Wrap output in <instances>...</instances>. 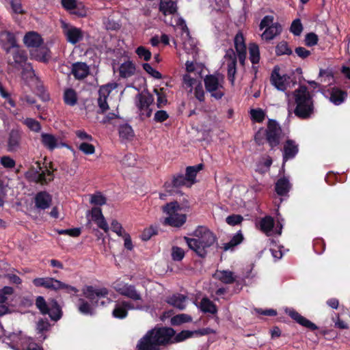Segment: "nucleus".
Instances as JSON below:
<instances>
[{"label": "nucleus", "mask_w": 350, "mask_h": 350, "mask_svg": "<svg viewBox=\"0 0 350 350\" xmlns=\"http://www.w3.org/2000/svg\"><path fill=\"white\" fill-rule=\"evenodd\" d=\"M36 305L42 314H46L49 306L46 304L43 297L39 296L37 297L36 300Z\"/></svg>", "instance_id": "052dcab7"}, {"label": "nucleus", "mask_w": 350, "mask_h": 350, "mask_svg": "<svg viewBox=\"0 0 350 350\" xmlns=\"http://www.w3.org/2000/svg\"><path fill=\"white\" fill-rule=\"evenodd\" d=\"M63 32L68 42L75 44L81 41L83 38V33L82 30L76 27L62 23V25Z\"/></svg>", "instance_id": "dca6fc26"}, {"label": "nucleus", "mask_w": 350, "mask_h": 350, "mask_svg": "<svg viewBox=\"0 0 350 350\" xmlns=\"http://www.w3.org/2000/svg\"><path fill=\"white\" fill-rule=\"evenodd\" d=\"M133 309H134V307L131 302L126 301H118L112 312V315L117 319H124L127 316L128 310Z\"/></svg>", "instance_id": "a878e982"}, {"label": "nucleus", "mask_w": 350, "mask_h": 350, "mask_svg": "<svg viewBox=\"0 0 350 350\" xmlns=\"http://www.w3.org/2000/svg\"><path fill=\"white\" fill-rule=\"evenodd\" d=\"M177 24L182 26L183 31L185 33V37L184 38L183 41L184 50L187 53H196V42L190 36L189 29L185 24V21L183 18H179L178 23Z\"/></svg>", "instance_id": "f3484780"}, {"label": "nucleus", "mask_w": 350, "mask_h": 350, "mask_svg": "<svg viewBox=\"0 0 350 350\" xmlns=\"http://www.w3.org/2000/svg\"><path fill=\"white\" fill-rule=\"evenodd\" d=\"M113 288L120 295L134 301L142 299L141 294L135 289L133 285L116 281L113 283Z\"/></svg>", "instance_id": "4468645a"}, {"label": "nucleus", "mask_w": 350, "mask_h": 350, "mask_svg": "<svg viewBox=\"0 0 350 350\" xmlns=\"http://www.w3.org/2000/svg\"><path fill=\"white\" fill-rule=\"evenodd\" d=\"M52 202L51 196L46 191H40L35 196V206L38 209L48 208Z\"/></svg>", "instance_id": "cd10ccee"}, {"label": "nucleus", "mask_w": 350, "mask_h": 350, "mask_svg": "<svg viewBox=\"0 0 350 350\" xmlns=\"http://www.w3.org/2000/svg\"><path fill=\"white\" fill-rule=\"evenodd\" d=\"M41 141L44 146L50 150L66 146V144L61 141L60 137L52 134L42 133L41 134Z\"/></svg>", "instance_id": "aec40b11"}, {"label": "nucleus", "mask_w": 350, "mask_h": 350, "mask_svg": "<svg viewBox=\"0 0 350 350\" xmlns=\"http://www.w3.org/2000/svg\"><path fill=\"white\" fill-rule=\"evenodd\" d=\"M275 53L277 55H291L292 54V50L289 48L286 42L281 41L275 47Z\"/></svg>", "instance_id": "49530a36"}, {"label": "nucleus", "mask_w": 350, "mask_h": 350, "mask_svg": "<svg viewBox=\"0 0 350 350\" xmlns=\"http://www.w3.org/2000/svg\"><path fill=\"white\" fill-rule=\"evenodd\" d=\"M213 278L226 284H230L237 281V275L230 270H217Z\"/></svg>", "instance_id": "393cba45"}, {"label": "nucleus", "mask_w": 350, "mask_h": 350, "mask_svg": "<svg viewBox=\"0 0 350 350\" xmlns=\"http://www.w3.org/2000/svg\"><path fill=\"white\" fill-rule=\"evenodd\" d=\"M83 294L92 304L94 301L97 304L101 298H105L108 295V290L106 288H94L88 286L83 289Z\"/></svg>", "instance_id": "a211bd4d"}, {"label": "nucleus", "mask_w": 350, "mask_h": 350, "mask_svg": "<svg viewBox=\"0 0 350 350\" xmlns=\"http://www.w3.org/2000/svg\"><path fill=\"white\" fill-rule=\"evenodd\" d=\"M135 52L139 58L145 61H148L151 58V52L144 46H140L137 47Z\"/></svg>", "instance_id": "13d9d810"}, {"label": "nucleus", "mask_w": 350, "mask_h": 350, "mask_svg": "<svg viewBox=\"0 0 350 350\" xmlns=\"http://www.w3.org/2000/svg\"><path fill=\"white\" fill-rule=\"evenodd\" d=\"M172 184L174 187H181L183 185L188 187L189 182H187V179L184 175L178 174L174 177Z\"/></svg>", "instance_id": "0e129e2a"}, {"label": "nucleus", "mask_w": 350, "mask_h": 350, "mask_svg": "<svg viewBox=\"0 0 350 350\" xmlns=\"http://www.w3.org/2000/svg\"><path fill=\"white\" fill-rule=\"evenodd\" d=\"M282 137V132L279 124L273 120H269L266 130L260 129L255 135L254 139L259 145L263 144L266 140L271 148L280 144Z\"/></svg>", "instance_id": "39448f33"}, {"label": "nucleus", "mask_w": 350, "mask_h": 350, "mask_svg": "<svg viewBox=\"0 0 350 350\" xmlns=\"http://www.w3.org/2000/svg\"><path fill=\"white\" fill-rule=\"evenodd\" d=\"M186 299L187 297L183 295H173L168 298L167 303L180 310H183L186 307Z\"/></svg>", "instance_id": "4c0bfd02"}, {"label": "nucleus", "mask_w": 350, "mask_h": 350, "mask_svg": "<svg viewBox=\"0 0 350 350\" xmlns=\"http://www.w3.org/2000/svg\"><path fill=\"white\" fill-rule=\"evenodd\" d=\"M290 80L289 76L280 73V68L278 66L273 68L270 81L275 88L280 91H285L290 85Z\"/></svg>", "instance_id": "ddd939ff"}, {"label": "nucleus", "mask_w": 350, "mask_h": 350, "mask_svg": "<svg viewBox=\"0 0 350 350\" xmlns=\"http://www.w3.org/2000/svg\"><path fill=\"white\" fill-rule=\"evenodd\" d=\"M135 105L142 119L149 118L153 111L154 98L150 94H139L135 98Z\"/></svg>", "instance_id": "1a4fd4ad"}, {"label": "nucleus", "mask_w": 350, "mask_h": 350, "mask_svg": "<svg viewBox=\"0 0 350 350\" xmlns=\"http://www.w3.org/2000/svg\"><path fill=\"white\" fill-rule=\"evenodd\" d=\"M243 239L242 234L240 233H237L234 237L231 239V240L228 242L224 244V250L225 251H227L232 247L237 245L239 244Z\"/></svg>", "instance_id": "8fccbe9b"}, {"label": "nucleus", "mask_w": 350, "mask_h": 350, "mask_svg": "<svg viewBox=\"0 0 350 350\" xmlns=\"http://www.w3.org/2000/svg\"><path fill=\"white\" fill-rule=\"evenodd\" d=\"M191 321V317L186 314H177L171 319V323L174 325H179L183 323L190 322Z\"/></svg>", "instance_id": "de8ad7c7"}, {"label": "nucleus", "mask_w": 350, "mask_h": 350, "mask_svg": "<svg viewBox=\"0 0 350 350\" xmlns=\"http://www.w3.org/2000/svg\"><path fill=\"white\" fill-rule=\"evenodd\" d=\"M296 107L295 114L301 118L306 119L311 116L314 111V105L312 96L305 86H300L294 93Z\"/></svg>", "instance_id": "20e7f679"}, {"label": "nucleus", "mask_w": 350, "mask_h": 350, "mask_svg": "<svg viewBox=\"0 0 350 350\" xmlns=\"http://www.w3.org/2000/svg\"><path fill=\"white\" fill-rule=\"evenodd\" d=\"M46 314L49 315L52 320L55 321L61 318L62 311L57 301H52Z\"/></svg>", "instance_id": "a19ab883"}, {"label": "nucleus", "mask_w": 350, "mask_h": 350, "mask_svg": "<svg viewBox=\"0 0 350 350\" xmlns=\"http://www.w3.org/2000/svg\"><path fill=\"white\" fill-rule=\"evenodd\" d=\"M23 42L27 47L36 49L40 46L43 40L38 33L29 31L24 36Z\"/></svg>", "instance_id": "473e14b6"}, {"label": "nucleus", "mask_w": 350, "mask_h": 350, "mask_svg": "<svg viewBox=\"0 0 350 350\" xmlns=\"http://www.w3.org/2000/svg\"><path fill=\"white\" fill-rule=\"evenodd\" d=\"M250 115L252 119L257 122H262L265 118V113L261 109H251Z\"/></svg>", "instance_id": "5fc2aeb1"}, {"label": "nucleus", "mask_w": 350, "mask_h": 350, "mask_svg": "<svg viewBox=\"0 0 350 350\" xmlns=\"http://www.w3.org/2000/svg\"><path fill=\"white\" fill-rule=\"evenodd\" d=\"M183 87L189 93L193 92L195 97L199 101L204 100V91L200 80L191 77L189 74L184 75L183 77Z\"/></svg>", "instance_id": "9d476101"}, {"label": "nucleus", "mask_w": 350, "mask_h": 350, "mask_svg": "<svg viewBox=\"0 0 350 350\" xmlns=\"http://www.w3.org/2000/svg\"><path fill=\"white\" fill-rule=\"evenodd\" d=\"M193 237H185L189 248L200 258H204L209 250L217 243V237L209 229L198 226L192 233Z\"/></svg>", "instance_id": "f03ea898"}, {"label": "nucleus", "mask_w": 350, "mask_h": 350, "mask_svg": "<svg viewBox=\"0 0 350 350\" xmlns=\"http://www.w3.org/2000/svg\"><path fill=\"white\" fill-rule=\"evenodd\" d=\"M13 58L14 62L21 67L27 63V57L25 53L23 51H16L13 54Z\"/></svg>", "instance_id": "09e8293b"}, {"label": "nucleus", "mask_w": 350, "mask_h": 350, "mask_svg": "<svg viewBox=\"0 0 350 350\" xmlns=\"http://www.w3.org/2000/svg\"><path fill=\"white\" fill-rule=\"evenodd\" d=\"M111 228L113 232H114L118 236L120 237L126 233L125 230L123 229L120 223H119L116 219H113L111 222Z\"/></svg>", "instance_id": "e2e57ef3"}, {"label": "nucleus", "mask_w": 350, "mask_h": 350, "mask_svg": "<svg viewBox=\"0 0 350 350\" xmlns=\"http://www.w3.org/2000/svg\"><path fill=\"white\" fill-rule=\"evenodd\" d=\"M286 312L297 323L301 325L302 326L309 328L311 330H315L317 329V327L314 323H312L308 319L302 317L301 314H299L297 312L295 311L294 310L286 309Z\"/></svg>", "instance_id": "c85d7f7f"}, {"label": "nucleus", "mask_w": 350, "mask_h": 350, "mask_svg": "<svg viewBox=\"0 0 350 350\" xmlns=\"http://www.w3.org/2000/svg\"><path fill=\"white\" fill-rule=\"evenodd\" d=\"M159 9L165 16L174 15L178 12L177 3L172 0H160Z\"/></svg>", "instance_id": "c756f323"}, {"label": "nucleus", "mask_w": 350, "mask_h": 350, "mask_svg": "<svg viewBox=\"0 0 350 350\" xmlns=\"http://www.w3.org/2000/svg\"><path fill=\"white\" fill-rule=\"evenodd\" d=\"M23 69L22 75L26 79H31L35 77V72L30 63L27 62L21 66Z\"/></svg>", "instance_id": "4d7b16f0"}, {"label": "nucleus", "mask_w": 350, "mask_h": 350, "mask_svg": "<svg viewBox=\"0 0 350 350\" xmlns=\"http://www.w3.org/2000/svg\"><path fill=\"white\" fill-rule=\"evenodd\" d=\"M206 90L215 100H220L225 95V78L220 73L208 75L204 79Z\"/></svg>", "instance_id": "423d86ee"}, {"label": "nucleus", "mask_w": 350, "mask_h": 350, "mask_svg": "<svg viewBox=\"0 0 350 350\" xmlns=\"http://www.w3.org/2000/svg\"><path fill=\"white\" fill-rule=\"evenodd\" d=\"M195 335H196L195 331L183 330L174 337V341L177 342H182L187 338L193 337Z\"/></svg>", "instance_id": "6e6d98bb"}, {"label": "nucleus", "mask_w": 350, "mask_h": 350, "mask_svg": "<svg viewBox=\"0 0 350 350\" xmlns=\"http://www.w3.org/2000/svg\"><path fill=\"white\" fill-rule=\"evenodd\" d=\"M298 152V144L293 139H287L284 144L282 150L283 164L288 160L293 159Z\"/></svg>", "instance_id": "412c9836"}, {"label": "nucleus", "mask_w": 350, "mask_h": 350, "mask_svg": "<svg viewBox=\"0 0 350 350\" xmlns=\"http://www.w3.org/2000/svg\"><path fill=\"white\" fill-rule=\"evenodd\" d=\"M10 337L14 343L10 346L12 349H15L17 347H21V350H42L30 338L22 336L16 334H12Z\"/></svg>", "instance_id": "f8f14e48"}, {"label": "nucleus", "mask_w": 350, "mask_h": 350, "mask_svg": "<svg viewBox=\"0 0 350 350\" xmlns=\"http://www.w3.org/2000/svg\"><path fill=\"white\" fill-rule=\"evenodd\" d=\"M33 283L36 286H42L54 291L64 289L67 293L73 292L77 293L78 292L77 288L66 284L53 278H37L33 280Z\"/></svg>", "instance_id": "6e6552de"}, {"label": "nucleus", "mask_w": 350, "mask_h": 350, "mask_svg": "<svg viewBox=\"0 0 350 350\" xmlns=\"http://www.w3.org/2000/svg\"><path fill=\"white\" fill-rule=\"evenodd\" d=\"M31 56L39 61L42 62H47L50 58V51L47 47H37L31 51Z\"/></svg>", "instance_id": "f704fd0d"}, {"label": "nucleus", "mask_w": 350, "mask_h": 350, "mask_svg": "<svg viewBox=\"0 0 350 350\" xmlns=\"http://www.w3.org/2000/svg\"><path fill=\"white\" fill-rule=\"evenodd\" d=\"M14 293V289L10 286H4L0 289V304H4L8 300V296Z\"/></svg>", "instance_id": "bf43d9fd"}, {"label": "nucleus", "mask_w": 350, "mask_h": 350, "mask_svg": "<svg viewBox=\"0 0 350 350\" xmlns=\"http://www.w3.org/2000/svg\"><path fill=\"white\" fill-rule=\"evenodd\" d=\"M22 132L17 129H12L8 139V150L15 152L20 148Z\"/></svg>", "instance_id": "bb28decb"}, {"label": "nucleus", "mask_w": 350, "mask_h": 350, "mask_svg": "<svg viewBox=\"0 0 350 350\" xmlns=\"http://www.w3.org/2000/svg\"><path fill=\"white\" fill-rule=\"evenodd\" d=\"M119 135L122 139H131L134 134L131 126L126 124L119 127Z\"/></svg>", "instance_id": "a18cd8bd"}, {"label": "nucleus", "mask_w": 350, "mask_h": 350, "mask_svg": "<svg viewBox=\"0 0 350 350\" xmlns=\"http://www.w3.org/2000/svg\"><path fill=\"white\" fill-rule=\"evenodd\" d=\"M78 149L85 154L90 155L95 152V147L88 142H82L79 144Z\"/></svg>", "instance_id": "864d4df0"}, {"label": "nucleus", "mask_w": 350, "mask_h": 350, "mask_svg": "<svg viewBox=\"0 0 350 350\" xmlns=\"http://www.w3.org/2000/svg\"><path fill=\"white\" fill-rule=\"evenodd\" d=\"M274 17L271 15H267L261 20L260 23L259 25V28L260 30L271 27L275 23H273Z\"/></svg>", "instance_id": "69168bd1"}, {"label": "nucleus", "mask_w": 350, "mask_h": 350, "mask_svg": "<svg viewBox=\"0 0 350 350\" xmlns=\"http://www.w3.org/2000/svg\"><path fill=\"white\" fill-rule=\"evenodd\" d=\"M91 215L92 219L96 224L98 228L107 232L109 230L108 224L102 213L100 208L94 207L87 213V217Z\"/></svg>", "instance_id": "6ab92c4d"}, {"label": "nucleus", "mask_w": 350, "mask_h": 350, "mask_svg": "<svg viewBox=\"0 0 350 350\" xmlns=\"http://www.w3.org/2000/svg\"><path fill=\"white\" fill-rule=\"evenodd\" d=\"M175 332L172 328H154L148 331L137 344V350H160V347L171 342Z\"/></svg>", "instance_id": "7ed1b4c3"}, {"label": "nucleus", "mask_w": 350, "mask_h": 350, "mask_svg": "<svg viewBox=\"0 0 350 350\" xmlns=\"http://www.w3.org/2000/svg\"><path fill=\"white\" fill-rule=\"evenodd\" d=\"M249 55V59L252 64V68L256 75L258 72V66L256 65L259 63L260 59V50L258 44L256 43H250Z\"/></svg>", "instance_id": "7c9ffc66"}, {"label": "nucleus", "mask_w": 350, "mask_h": 350, "mask_svg": "<svg viewBox=\"0 0 350 350\" xmlns=\"http://www.w3.org/2000/svg\"><path fill=\"white\" fill-rule=\"evenodd\" d=\"M303 27L299 19H295L291 24V31L295 36H299L302 32Z\"/></svg>", "instance_id": "338daca9"}, {"label": "nucleus", "mask_w": 350, "mask_h": 350, "mask_svg": "<svg viewBox=\"0 0 350 350\" xmlns=\"http://www.w3.org/2000/svg\"><path fill=\"white\" fill-rule=\"evenodd\" d=\"M79 302L78 310L81 313L86 315H92L94 314L93 306L87 301L83 299H79Z\"/></svg>", "instance_id": "37998d69"}, {"label": "nucleus", "mask_w": 350, "mask_h": 350, "mask_svg": "<svg viewBox=\"0 0 350 350\" xmlns=\"http://www.w3.org/2000/svg\"><path fill=\"white\" fill-rule=\"evenodd\" d=\"M198 307L204 313L215 314L217 312L216 305L207 297L202 299Z\"/></svg>", "instance_id": "c9c22d12"}, {"label": "nucleus", "mask_w": 350, "mask_h": 350, "mask_svg": "<svg viewBox=\"0 0 350 350\" xmlns=\"http://www.w3.org/2000/svg\"><path fill=\"white\" fill-rule=\"evenodd\" d=\"M64 99L66 104L73 106L77 103V97L75 91L72 89H67L64 92Z\"/></svg>", "instance_id": "c03bdc74"}, {"label": "nucleus", "mask_w": 350, "mask_h": 350, "mask_svg": "<svg viewBox=\"0 0 350 350\" xmlns=\"http://www.w3.org/2000/svg\"><path fill=\"white\" fill-rule=\"evenodd\" d=\"M163 211L167 215L164 220V224L174 226L180 227L186 221V215L181 213L184 206H181L177 202H172L167 204L162 208Z\"/></svg>", "instance_id": "0eeeda50"}, {"label": "nucleus", "mask_w": 350, "mask_h": 350, "mask_svg": "<svg viewBox=\"0 0 350 350\" xmlns=\"http://www.w3.org/2000/svg\"><path fill=\"white\" fill-rule=\"evenodd\" d=\"M106 198L100 192H97L90 196V203L95 205H103L106 203Z\"/></svg>", "instance_id": "603ef678"}, {"label": "nucleus", "mask_w": 350, "mask_h": 350, "mask_svg": "<svg viewBox=\"0 0 350 350\" xmlns=\"http://www.w3.org/2000/svg\"><path fill=\"white\" fill-rule=\"evenodd\" d=\"M0 45L6 53H9L11 49L16 47L17 44L14 33L5 30L1 31Z\"/></svg>", "instance_id": "4be33fe9"}, {"label": "nucleus", "mask_w": 350, "mask_h": 350, "mask_svg": "<svg viewBox=\"0 0 350 350\" xmlns=\"http://www.w3.org/2000/svg\"><path fill=\"white\" fill-rule=\"evenodd\" d=\"M23 123L31 131L39 132L41 130V126L38 121L33 118H26Z\"/></svg>", "instance_id": "3c124183"}, {"label": "nucleus", "mask_w": 350, "mask_h": 350, "mask_svg": "<svg viewBox=\"0 0 350 350\" xmlns=\"http://www.w3.org/2000/svg\"><path fill=\"white\" fill-rule=\"evenodd\" d=\"M324 95L335 105H339L342 103L347 96L346 92L336 88L327 90L325 92Z\"/></svg>", "instance_id": "5701e85b"}, {"label": "nucleus", "mask_w": 350, "mask_h": 350, "mask_svg": "<svg viewBox=\"0 0 350 350\" xmlns=\"http://www.w3.org/2000/svg\"><path fill=\"white\" fill-rule=\"evenodd\" d=\"M282 29V26L278 23H275L273 25L265 28L261 34V38L266 41L272 40L280 34Z\"/></svg>", "instance_id": "72a5a7b5"}, {"label": "nucleus", "mask_w": 350, "mask_h": 350, "mask_svg": "<svg viewBox=\"0 0 350 350\" xmlns=\"http://www.w3.org/2000/svg\"><path fill=\"white\" fill-rule=\"evenodd\" d=\"M143 68L152 77H154L155 79H161V77H162L161 74L159 71L154 69L150 66V64H149L148 63H145L143 64Z\"/></svg>", "instance_id": "774afa93"}, {"label": "nucleus", "mask_w": 350, "mask_h": 350, "mask_svg": "<svg viewBox=\"0 0 350 350\" xmlns=\"http://www.w3.org/2000/svg\"><path fill=\"white\" fill-rule=\"evenodd\" d=\"M290 189L289 180L285 177L280 178L275 183V191L279 196L286 195Z\"/></svg>", "instance_id": "58836bf2"}, {"label": "nucleus", "mask_w": 350, "mask_h": 350, "mask_svg": "<svg viewBox=\"0 0 350 350\" xmlns=\"http://www.w3.org/2000/svg\"><path fill=\"white\" fill-rule=\"evenodd\" d=\"M119 70L120 75L122 77L127 78L135 73V66L131 62L128 61L122 64Z\"/></svg>", "instance_id": "ea45409f"}, {"label": "nucleus", "mask_w": 350, "mask_h": 350, "mask_svg": "<svg viewBox=\"0 0 350 350\" xmlns=\"http://www.w3.org/2000/svg\"><path fill=\"white\" fill-rule=\"evenodd\" d=\"M234 46L236 51L229 49L226 51L224 55L225 62L227 65L228 78L232 85L235 81L237 73V59L238 57L240 64L245 65L247 57V47L243 33L239 31L234 38Z\"/></svg>", "instance_id": "f257e3e1"}, {"label": "nucleus", "mask_w": 350, "mask_h": 350, "mask_svg": "<svg viewBox=\"0 0 350 350\" xmlns=\"http://www.w3.org/2000/svg\"><path fill=\"white\" fill-rule=\"evenodd\" d=\"M62 6L70 12L71 14L79 16H84L86 15V11L84 7L78 3L76 0H62Z\"/></svg>", "instance_id": "b1692460"}, {"label": "nucleus", "mask_w": 350, "mask_h": 350, "mask_svg": "<svg viewBox=\"0 0 350 350\" xmlns=\"http://www.w3.org/2000/svg\"><path fill=\"white\" fill-rule=\"evenodd\" d=\"M118 85L116 83H110L103 85L98 91V105L101 113H105L109 109V95L115 90Z\"/></svg>", "instance_id": "9b49d317"}, {"label": "nucleus", "mask_w": 350, "mask_h": 350, "mask_svg": "<svg viewBox=\"0 0 350 350\" xmlns=\"http://www.w3.org/2000/svg\"><path fill=\"white\" fill-rule=\"evenodd\" d=\"M202 164H198L187 167L185 177L187 179V182H189V187L196 183L197 173L202 169Z\"/></svg>", "instance_id": "e433bc0d"}, {"label": "nucleus", "mask_w": 350, "mask_h": 350, "mask_svg": "<svg viewBox=\"0 0 350 350\" xmlns=\"http://www.w3.org/2000/svg\"><path fill=\"white\" fill-rule=\"evenodd\" d=\"M185 256V251L177 246L172 248V257L174 260L180 261Z\"/></svg>", "instance_id": "680f3d73"}, {"label": "nucleus", "mask_w": 350, "mask_h": 350, "mask_svg": "<svg viewBox=\"0 0 350 350\" xmlns=\"http://www.w3.org/2000/svg\"><path fill=\"white\" fill-rule=\"evenodd\" d=\"M282 221L280 220L278 221L277 228H279V229L274 231V220L273 217L271 216H265V217L260 219L258 226L259 229L268 237L273 235L275 232L277 234L280 235L282 234V229L283 227Z\"/></svg>", "instance_id": "2eb2a0df"}, {"label": "nucleus", "mask_w": 350, "mask_h": 350, "mask_svg": "<svg viewBox=\"0 0 350 350\" xmlns=\"http://www.w3.org/2000/svg\"><path fill=\"white\" fill-rule=\"evenodd\" d=\"M35 179L37 183H39L42 185L46 184L53 179V175L50 170L46 169L41 173H38L35 176Z\"/></svg>", "instance_id": "79ce46f5"}, {"label": "nucleus", "mask_w": 350, "mask_h": 350, "mask_svg": "<svg viewBox=\"0 0 350 350\" xmlns=\"http://www.w3.org/2000/svg\"><path fill=\"white\" fill-rule=\"evenodd\" d=\"M71 72L75 79H82L88 75L90 69L85 63L77 62L72 64Z\"/></svg>", "instance_id": "2f4dec72"}]
</instances>
